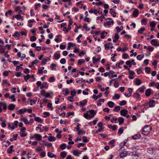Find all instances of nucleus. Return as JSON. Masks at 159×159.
I'll return each instance as SVG.
<instances>
[{
	"instance_id": "bb28decb",
	"label": "nucleus",
	"mask_w": 159,
	"mask_h": 159,
	"mask_svg": "<svg viewBox=\"0 0 159 159\" xmlns=\"http://www.w3.org/2000/svg\"><path fill=\"white\" fill-rule=\"evenodd\" d=\"M118 121L119 122V125H120L122 124L124 122V119L122 117H119L118 118Z\"/></svg>"
},
{
	"instance_id": "ddd939ff",
	"label": "nucleus",
	"mask_w": 159,
	"mask_h": 159,
	"mask_svg": "<svg viewBox=\"0 0 159 159\" xmlns=\"http://www.w3.org/2000/svg\"><path fill=\"white\" fill-rule=\"evenodd\" d=\"M155 101L154 100H152L149 101L148 103L149 107H153L155 106Z\"/></svg>"
},
{
	"instance_id": "f3484780",
	"label": "nucleus",
	"mask_w": 159,
	"mask_h": 159,
	"mask_svg": "<svg viewBox=\"0 0 159 159\" xmlns=\"http://www.w3.org/2000/svg\"><path fill=\"white\" fill-rule=\"evenodd\" d=\"M139 14L138 10L136 9L133 11V15L134 17H137Z\"/></svg>"
},
{
	"instance_id": "a211bd4d",
	"label": "nucleus",
	"mask_w": 159,
	"mask_h": 159,
	"mask_svg": "<svg viewBox=\"0 0 159 159\" xmlns=\"http://www.w3.org/2000/svg\"><path fill=\"white\" fill-rule=\"evenodd\" d=\"M20 120L23 121L25 124H29V122L26 117H22L20 119Z\"/></svg>"
},
{
	"instance_id": "393cba45",
	"label": "nucleus",
	"mask_w": 159,
	"mask_h": 159,
	"mask_svg": "<svg viewBox=\"0 0 159 159\" xmlns=\"http://www.w3.org/2000/svg\"><path fill=\"white\" fill-rule=\"evenodd\" d=\"M35 120L37 122L42 123L43 120L40 117H34Z\"/></svg>"
},
{
	"instance_id": "bf43d9fd",
	"label": "nucleus",
	"mask_w": 159,
	"mask_h": 159,
	"mask_svg": "<svg viewBox=\"0 0 159 159\" xmlns=\"http://www.w3.org/2000/svg\"><path fill=\"white\" fill-rule=\"evenodd\" d=\"M36 38L35 37L33 36L30 38V40L32 42H34L36 40Z\"/></svg>"
},
{
	"instance_id": "4468645a",
	"label": "nucleus",
	"mask_w": 159,
	"mask_h": 159,
	"mask_svg": "<svg viewBox=\"0 0 159 159\" xmlns=\"http://www.w3.org/2000/svg\"><path fill=\"white\" fill-rule=\"evenodd\" d=\"M128 154V152L127 151H124L121 153L120 155L121 158L126 157Z\"/></svg>"
},
{
	"instance_id": "a878e982",
	"label": "nucleus",
	"mask_w": 159,
	"mask_h": 159,
	"mask_svg": "<svg viewBox=\"0 0 159 159\" xmlns=\"http://www.w3.org/2000/svg\"><path fill=\"white\" fill-rule=\"evenodd\" d=\"M27 110V109L26 108H24L23 109H20L19 111V113L20 114H23Z\"/></svg>"
},
{
	"instance_id": "c9c22d12",
	"label": "nucleus",
	"mask_w": 159,
	"mask_h": 159,
	"mask_svg": "<svg viewBox=\"0 0 159 159\" xmlns=\"http://www.w3.org/2000/svg\"><path fill=\"white\" fill-rule=\"evenodd\" d=\"M44 88L47 89L48 88V86L46 83H43V84L41 86L40 89H42Z\"/></svg>"
},
{
	"instance_id": "c85d7f7f",
	"label": "nucleus",
	"mask_w": 159,
	"mask_h": 159,
	"mask_svg": "<svg viewBox=\"0 0 159 159\" xmlns=\"http://www.w3.org/2000/svg\"><path fill=\"white\" fill-rule=\"evenodd\" d=\"M60 56H60V54H58L56 53H55L54 55V58L56 60L60 58Z\"/></svg>"
},
{
	"instance_id": "c756f323",
	"label": "nucleus",
	"mask_w": 159,
	"mask_h": 159,
	"mask_svg": "<svg viewBox=\"0 0 159 159\" xmlns=\"http://www.w3.org/2000/svg\"><path fill=\"white\" fill-rule=\"evenodd\" d=\"M142 84L141 80L139 79H136L135 81V84L137 85H139Z\"/></svg>"
},
{
	"instance_id": "1a4fd4ad",
	"label": "nucleus",
	"mask_w": 159,
	"mask_h": 159,
	"mask_svg": "<svg viewBox=\"0 0 159 159\" xmlns=\"http://www.w3.org/2000/svg\"><path fill=\"white\" fill-rule=\"evenodd\" d=\"M87 102V100L86 99H84L82 101L80 102V104L81 107H83L84 106L86 105Z\"/></svg>"
},
{
	"instance_id": "8fccbe9b",
	"label": "nucleus",
	"mask_w": 159,
	"mask_h": 159,
	"mask_svg": "<svg viewBox=\"0 0 159 159\" xmlns=\"http://www.w3.org/2000/svg\"><path fill=\"white\" fill-rule=\"evenodd\" d=\"M48 107L49 108H50L51 110H53V108L52 106V104L51 103H48L47 105Z\"/></svg>"
},
{
	"instance_id": "b1692460",
	"label": "nucleus",
	"mask_w": 159,
	"mask_h": 159,
	"mask_svg": "<svg viewBox=\"0 0 159 159\" xmlns=\"http://www.w3.org/2000/svg\"><path fill=\"white\" fill-rule=\"evenodd\" d=\"M107 104L110 107L112 108L114 106V103L112 101H109L108 102Z\"/></svg>"
},
{
	"instance_id": "5fc2aeb1",
	"label": "nucleus",
	"mask_w": 159,
	"mask_h": 159,
	"mask_svg": "<svg viewBox=\"0 0 159 159\" xmlns=\"http://www.w3.org/2000/svg\"><path fill=\"white\" fill-rule=\"evenodd\" d=\"M145 29L144 28H141L138 31V32L140 34H142L143 32L145 30Z\"/></svg>"
},
{
	"instance_id": "423d86ee",
	"label": "nucleus",
	"mask_w": 159,
	"mask_h": 159,
	"mask_svg": "<svg viewBox=\"0 0 159 159\" xmlns=\"http://www.w3.org/2000/svg\"><path fill=\"white\" fill-rule=\"evenodd\" d=\"M35 134V138L38 141H40L42 140V137L41 135L39 134Z\"/></svg>"
},
{
	"instance_id": "680f3d73",
	"label": "nucleus",
	"mask_w": 159,
	"mask_h": 159,
	"mask_svg": "<svg viewBox=\"0 0 159 159\" xmlns=\"http://www.w3.org/2000/svg\"><path fill=\"white\" fill-rule=\"evenodd\" d=\"M15 17L18 20H19L21 18V16L20 14H18L16 15L15 16Z\"/></svg>"
},
{
	"instance_id": "39448f33",
	"label": "nucleus",
	"mask_w": 159,
	"mask_h": 159,
	"mask_svg": "<svg viewBox=\"0 0 159 159\" xmlns=\"http://www.w3.org/2000/svg\"><path fill=\"white\" fill-rule=\"evenodd\" d=\"M151 44L155 47L159 46V42L157 40L153 39L151 41Z\"/></svg>"
},
{
	"instance_id": "0eeeda50",
	"label": "nucleus",
	"mask_w": 159,
	"mask_h": 159,
	"mask_svg": "<svg viewBox=\"0 0 159 159\" xmlns=\"http://www.w3.org/2000/svg\"><path fill=\"white\" fill-rule=\"evenodd\" d=\"M87 113H89L91 115V117H93L96 114V112H95L93 110H89L87 111Z\"/></svg>"
},
{
	"instance_id": "f8f14e48",
	"label": "nucleus",
	"mask_w": 159,
	"mask_h": 159,
	"mask_svg": "<svg viewBox=\"0 0 159 159\" xmlns=\"http://www.w3.org/2000/svg\"><path fill=\"white\" fill-rule=\"evenodd\" d=\"M112 44L111 43H108L105 44L104 45V47L105 49L106 50H108L109 49L110 47L112 45Z\"/></svg>"
},
{
	"instance_id": "6ab92c4d",
	"label": "nucleus",
	"mask_w": 159,
	"mask_h": 159,
	"mask_svg": "<svg viewBox=\"0 0 159 159\" xmlns=\"http://www.w3.org/2000/svg\"><path fill=\"white\" fill-rule=\"evenodd\" d=\"M56 138L53 136H49L48 137V140L50 142L54 141L56 140Z\"/></svg>"
},
{
	"instance_id": "2eb2a0df",
	"label": "nucleus",
	"mask_w": 159,
	"mask_h": 159,
	"mask_svg": "<svg viewBox=\"0 0 159 159\" xmlns=\"http://www.w3.org/2000/svg\"><path fill=\"white\" fill-rule=\"evenodd\" d=\"M151 93V90L150 89H148L146 90L145 92V95L147 96H149Z\"/></svg>"
},
{
	"instance_id": "69168bd1",
	"label": "nucleus",
	"mask_w": 159,
	"mask_h": 159,
	"mask_svg": "<svg viewBox=\"0 0 159 159\" xmlns=\"http://www.w3.org/2000/svg\"><path fill=\"white\" fill-rule=\"evenodd\" d=\"M123 132V129L122 128H120L118 131V134H121Z\"/></svg>"
},
{
	"instance_id": "9d476101",
	"label": "nucleus",
	"mask_w": 159,
	"mask_h": 159,
	"mask_svg": "<svg viewBox=\"0 0 159 159\" xmlns=\"http://www.w3.org/2000/svg\"><path fill=\"white\" fill-rule=\"evenodd\" d=\"M110 20L107 21L106 22L104 23V25H107V26H110L111 24H113V21L112 20L111 18H109Z\"/></svg>"
},
{
	"instance_id": "052dcab7",
	"label": "nucleus",
	"mask_w": 159,
	"mask_h": 159,
	"mask_svg": "<svg viewBox=\"0 0 159 159\" xmlns=\"http://www.w3.org/2000/svg\"><path fill=\"white\" fill-rule=\"evenodd\" d=\"M83 141L84 143H87L88 141L86 136H84L83 138Z\"/></svg>"
},
{
	"instance_id": "4be33fe9",
	"label": "nucleus",
	"mask_w": 159,
	"mask_h": 159,
	"mask_svg": "<svg viewBox=\"0 0 159 159\" xmlns=\"http://www.w3.org/2000/svg\"><path fill=\"white\" fill-rule=\"evenodd\" d=\"M141 137L140 134H137L134 136H132V138L134 139H136L139 138Z\"/></svg>"
},
{
	"instance_id": "dca6fc26",
	"label": "nucleus",
	"mask_w": 159,
	"mask_h": 159,
	"mask_svg": "<svg viewBox=\"0 0 159 159\" xmlns=\"http://www.w3.org/2000/svg\"><path fill=\"white\" fill-rule=\"evenodd\" d=\"M16 107V105L13 104H10L8 107V109L10 110H13Z\"/></svg>"
},
{
	"instance_id": "f257e3e1",
	"label": "nucleus",
	"mask_w": 159,
	"mask_h": 159,
	"mask_svg": "<svg viewBox=\"0 0 159 159\" xmlns=\"http://www.w3.org/2000/svg\"><path fill=\"white\" fill-rule=\"evenodd\" d=\"M152 129V127L149 125H145L142 129V134L144 135L148 134Z\"/></svg>"
},
{
	"instance_id": "37998d69",
	"label": "nucleus",
	"mask_w": 159,
	"mask_h": 159,
	"mask_svg": "<svg viewBox=\"0 0 159 159\" xmlns=\"http://www.w3.org/2000/svg\"><path fill=\"white\" fill-rule=\"evenodd\" d=\"M30 105H32L33 104H35L37 102V99H31L30 101Z\"/></svg>"
},
{
	"instance_id": "72a5a7b5",
	"label": "nucleus",
	"mask_w": 159,
	"mask_h": 159,
	"mask_svg": "<svg viewBox=\"0 0 159 159\" xmlns=\"http://www.w3.org/2000/svg\"><path fill=\"white\" fill-rule=\"evenodd\" d=\"M83 27L84 29H85L86 30V31H89L90 30V28L88 27L87 25V24H84V25L83 26Z\"/></svg>"
},
{
	"instance_id": "774afa93",
	"label": "nucleus",
	"mask_w": 159,
	"mask_h": 159,
	"mask_svg": "<svg viewBox=\"0 0 159 159\" xmlns=\"http://www.w3.org/2000/svg\"><path fill=\"white\" fill-rule=\"evenodd\" d=\"M66 60L64 58L61 59L60 61V62L62 64H65L66 63Z\"/></svg>"
},
{
	"instance_id": "2f4dec72",
	"label": "nucleus",
	"mask_w": 159,
	"mask_h": 159,
	"mask_svg": "<svg viewBox=\"0 0 159 159\" xmlns=\"http://www.w3.org/2000/svg\"><path fill=\"white\" fill-rule=\"evenodd\" d=\"M100 59V58H98L96 59L95 57H93V62L94 64H95L96 62H97L98 60Z\"/></svg>"
},
{
	"instance_id": "473e14b6",
	"label": "nucleus",
	"mask_w": 159,
	"mask_h": 159,
	"mask_svg": "<svg viewBox=\"0 0 159 159\" xmlns=\"http://www.w3.org/2000/svg\"><path fill=\"white\" fill-rule=\"evenodd\" d=\"M120 95L116 93L114 96L112 97V98L113 99H119L120 98Z\"/></svg>"
},
{
	"instance_id": "864d4df0",
	"label": "nucleus",
	"mask_w": 159,
	"mask_h": 159,
	"mask_svg": "<svg viewBox=\"0 0 159 159\" xmlns=\"http://www.w3.org/2000/svg\"><path fill=\"white\" fill-rule=\"evenodd\" d=\"M126 103V102L125 100H123L121 101L120 103V106H123L125 105Z\"/></svg>"
},
{
	"instance_id": "79ce46f5",
	"label": "nucleus",
	"mask_w": 159,
	"mask_h": 159,
	"mask_svg": "<svg viewBox=\"0 0 159 159\" xmlns=\"http://www.w3.org/2000/svg\"><path fill=\"white\" fill-rule=\"evenodd\" d=\"M143 55H139L136 58L138 60L140 61L143 57Z\"/></svg>"
},
{
	"instance_id": "a18cd8bd",
	"label": "nucleus",
	"mask_w": 159,
	"mask_h": 159,
	"mask_svg": "<svg viewBox=\"0 0 159 159\" xmlns=\"http://www.w3.org/2000/svg\"><path fill=\"white\" fill-rule=\"evenodd\" d=\"M13 36L14 37H18L20 36V34L18 32L16 31L13 35Z\"/></svg>"
},
{
	"instance_id": "aec40b11",
	"label": "nucleus",
	"mask_w": 159,
	"mask_h": 159,
	"mask_svg": "<svg viewBox=\"0 0 159 159\" xmlns=\"http://www.w3.org/2000/svg\"><path fill=\"white\" fill-rule=\"evenodd\" d=\"M13 146L11 145L10 146L9 148L7 150V152L8 153H12V151H13Z\"/></svg>"
},
{
	"instance_id": "4d7b16f0",
	"label": "nucleus",
	"mask_w": 159,
	"mask_h": 159,
	"mask_svg": "<svg viewBox=\"0 0 159 159\" xmlns=\"http://www.w3.org/2000/svg\"><path fill=\"white\" fill-rule=\"evenodd\" d=\"M9 98L12 99V100L13 101H14V102L16 101V99L15 98V95L14 94H13L11 96H10L9 97Z\"/></svg>"
},
{
	"instance_id": "412c9836",
	"label": "nucleus",
	"mask_w": 159,
	"mask_h": 159,
	"mask_svg": "<svg viewBox=\"0 0 159 159\" xmlns=\"http://www.w3.org/2000/svg\"><path fill=\"white\" fill-rule=\"evenodd\" d=\"M48 156L50 158L56 157V155L51 152H48Z\"/></svg>"
},
{
	"instance_id": "09e8293b",
	"label": "nucleus",
	"mask_w": 159,
	"mask_h": 159,
	"mask_svg": "<svg viewBox=\"0 0 159 159\" xmlns=\"http://www.w3.org/2000/svg\"><path fill=\"white\" fill-rule=\"evenodd\" d=\"M30 77V75L28 74L24 76V79L25 81H27V80H28Z\"/></svg>"
},
{
	"instance_id": "20e7f679",
	"label": "nucleus",
	"mask_w": 159,
	"mask_h": 159,
	"mask_svg": "<svg viewBox=\"0 0 159 159\" xmlns=\"http://www.w3.org/2000/svg\"><path fill=\"white\" fill-rule=\"evenodd\" d=\"M2 107L4 110H5L7 108V104L5 102H0V113L2 112Z\"/></svg>"
},
{
	"instance_id": "6e6d98bb",
	"label": "nucleus",
	"mask_w": 159,
	"mask_h": 159,
	"mask_svg": "<svg viewBox=\"0 0 159 159\" xmlns=\"http://www.w3.org/2000/svg\"><path fill=\"white\" fill-rule=\"evenodd\" d=\"M12 11L11 10H9L7 12H6L5 13V16H7V15L8 14H9L10 15H11V14H12Z\"/></svg>"
},
{
	"instance_id": "0e129e2a",
	"label": "nucleus",
	"mask_w": 159,
	"mask_h": 159,
	"mask_svg": "<svg viewBox=\"0 0 159 159\" xmlns=\"http://www.w3.org/2000/svg\"><path fill=\"white\" fill-rule=\"evenodd\" d=\"M134 97L138 99L140 97V95L138 93H136L134 94Z\"/></svg>"
},
{
	"instance_id": "6e6552de",
	"label": "nucleus",
	"mask_w": 159,
	"mask_h": 159,
	"mask_svg": "<svg viewBox=\"0 0 159 159\" xmlns=\"http://www.w3.org/2000/svg\"><path fill=\"white\" fill-rule=\"evenodd\" d=\"M82 152V151H78L77 150H75L73 151V154L75 156H79V154H80Z\"/></svg>"
},
{
	"instance_id": "4c0bfd02",
	"label": "nucleus",
	"mask_w": 159,
	"mask_h": 159,
	"mask_svg": "<svg viewBox=\"0 0 159 159\" xmlns=\"http://www.w3.org/2000/svg\"><path fill=\"white\" fill-rule=\"evenodd\" d=\"M57 66V65L56 64H54V63H52L51 64L50 67L51 68L52 70H56V66Z\"/></svg>"
},
{
	"instance_id": "3c124183",
	"label": "nucleus",
	"mask_w": 159,
	"mask_h": 159,
	"mask_svg": "<svg viewBox=\"0 0 159 159\" xmlns=\"http://www.w3.org/2000/svg\"><path fill=\"white\" fill-rule=\"evenodd\" d=\"M126 64L127 65H129V67H131V65H132V63H131V62L130 61H127L126 62Z\"/></svg>"
},
{
	"instance_id": "f704fd0d",
	"label": "nucleus",
	"mask_w": 159,
	"mask_h": 159,
	"mask_svg": "<svg viewBox=\"0 0 159 159\" xmlns=\"http://www.w3.org/2000/svg\"><path fill=\"white\" fill-rule=\"evenodd\" d=\"M147 20L146 18H144L141 20L142 24L146 25L147 24Z\"/></svg>"
},
{
	"instance_id": "58836bf2",
	"label": "nucleus",
	"mask_w": 159,
	"mask_h": 159,
	"mask_svg": "<svg viewBox=\"0 0 159 159\" xmlns=\"http://www.w3.org/2000/svg\"><path fill=\"white\" fill-rule=\"evenodd\" d=\"M84 117L87 119H90L91 117V116L87 113H86L84 114Z\"/></svg>"
},
{
	"instance_id": "c03bdc74",
	"label": "nucleus",
	"mask_w": 159,
	"mask_h": 159,
	"mask_svg": "<svg viewBox=\"0 0 159 159\" xmlns=\"http://www.w3.org/2000/svg\"><path fill=\"white\" fill-rule=\"evenodd\" d=\"M66 144L65 143H62L60 145V148L62 150L64 149L66 147Z\"/></svg>"
},
{
	"instance_id": "5701e85b",
	"label": "nucleus",
	"mask_w": 159,
	"mask_h": 159,
	"mask_svg": "<svg viewBox=\"0 0 159 159\" xmlns=\"http://www.w3.org/2000/svg\"><path fill=\"white\" fill-rule=\"evenodd\" d=\"M67 155V152L65 151H63L61 152V156L63 158H64Z\"/></svg>"
},
{
	"instance_id": "7c9ffc66",
	"label": "nucleus",
	"mask_w": 159,
	"mask_h": 159,
	"mask_svg": "<svg viewBox=\"0 0 159 159\" xmlns=\"http://www.w3.org/2000/svg\"><path fill=\"white\" fill-rule=\"evenodd\" d=\"M85 133L86 131L82 130H80L78 132V135H83L85 134Z\"/></svg>"
},
{
	"instance_id": "ea45409f",
	"label": "nucleus",
	"mask_w": 159,
	"mask_h": 159,
	"mask_svg": "<svg viewBox=\"0 0 159 159\" xmlns=\"http://www.w3.org/2000/svg\"><path fill=\"white\" fill-rule=\"evenodd\" d=\"M120 106H116L114 108V111L118 112L120 110Z\"/></svg>"
},
{
	"instance_id": "7ed1b4c3",
	"label": "nucleus",
	"mask_w": 159,
	"mask_h": 159,
	"mask_svg": "<svg viewBox=\"0 0 159 159\" xmlns=\"http://www.w3.org/2000/svg\"><path fill=\"white\" fill-rule=\"evenodd\" d=\"M120 115L124 116H126V118H128L129 117V115H127L128 113V111L126 109H123L121 110L120 112Z\"/></svg>"
},
{
	"instance_id": "cd10ccee",
	"label": "nucleus",
	"mask_w": 159,
	"mask_h": 159,
	"mask_svg": "<svg viewBox=\"0 0 159 159\" xmlns=\"http://www.w3.org/2000/svg\"><path fill=\"white\" fill-rule=\"evenodd\" d=\"M38 63V60L37 59H36L34 61H32L31 62V65H30L29 66V67L30 68L34 66V64L37 63Z\"/></svg>"
},
{
	"instance_id": "a19ab883",
	"label": "nucleus",
	"mask_w": 159,
	"mask_h": 159,
	"mask_svg": "<svg viewBox=\"0 0 159 159\" xmlns=\"http://www.w3.org/2000/svg\"><path fill=\"white\" fill-rule=\"evenodd\" d=\"M85 61L83 59H79L78 61V64L80 65H81L82 63L84 62Z\"/></svg>"
},
{
	"instance_id": "f03ea898",
	"label": "nucleus",
	"mask_w": 159,
	"mask_h": 159,
	"mask_svg": "<svg viewBox=\"0 0 159 159\" xmlns=\"http://www.w3.org/2000/svg\"><path fill=\"white\" fill-rule=\"evenodd\" d=\"M42 125L41 124H39L38 125V126L36 128V130H38L39 129V131L40 132H43V129H44V130L45 131H48V127L46 126H43L42 127H41Z\"/></svg>"
},
{
	"instance_id": "49530a36",
	"label": "nucleus",
	"mask_w": 159,
	"mask_h": 159,
	"mask_svg": "<svg viewBox=\"0 0 159 159\" xmlns=\"http://www.w3.org/2000/svg\"><path fill=\"white\" fill-rule=\"evenodd\" d=\"M127 142V140H125V141H124L123 142H121L120 144L119 145L121 147V148H122V147L124 146L125 145Z\"/></svg>"
},
{
	"instance_id": "de8ad7c7",
	"label": "nucleus",
	"mask_w": 159,
	"mask_h": 159,
	"mask_svg": "<svg viewBox=\"0 0 159 159\" xmlns=\"http://www.w3.org/2000/svg\"><path fill=\"white\" fill-rule=\"evenodd\" d=\"M55 79L53 76L50 77L49 78V81L50 82H54L55 81Z\"/></svg>"
},
{
	"instance_id": "13d9d810",
	"label": "nucleus",
	"mask_w": 159,
	"mask_h": 159,
	"mask_svg": "<svg viewBox=\"0 0 159 159\" xmlns=\"http://www.w3.org/2000/svg\"><path fill=\"white\" fill-rule=\"evenodd\" d=\"M115 142V141L114 140H112L109 142V143L110 145H111L112 147H114V142Z\"/></svg>"
},
{
	"instance_id": "338daca9",
	"label": "nucleus",
	"mask_w": 159,
	"mask_h": 159,
	"mask_svg": "<svg viewBox=\"0 0 159 159\" xmlns=\"http://www.w3.org/2000/svg\"><path fill=\"white\" fill-rule=\"evenodd\" d=\"M65 93H64L63 94L65 96L67 95L69 93V91H68V89L66 88L65 89Z\"/></svg>"
},
{
	"instance_id": "9b49d317",
	"label": "nucleus",
	"mask_w": 159,
	"mask_h": 159,
	"mask_svg": "<svg viewBox=\"0 0 159 159\" xmlns=\"http://www.w3.org/2000/svg\"><path fill=\"white\" fill-rule=\"evenodd\" d=\"M102 93H100L98 95H96L93 94V98L95 100H97L98 98H100L102 97Z\"/></svg>"
},
{
	"instance_id": "603ef678",
	"label": "nucleus",
	"mask_w": 159,
	"mask_h": 159,
	"mask_svg": "<svg viewBox=\"0 0 159 159\" xmlns=\"http://www.w3.org/2000/svg\"><path fill=\"white\" fill-rule=\"evenodd\" d=\"M147 50L150 51H152L154 50V48L151 46H149L147 47Z\"/></svg>"
},
{
	"instance_id": "e433bc0d",
	"label": "nucleus",
	"mask_w": 159,
	"mask_h": 159,
	"mask_svg": "<svg viewBox=\"0 0 159 159\" xmlns=\"http://www.w3.org/2000/svg\"><path fill=\"white\" fill-rule=\"evenodd\" d=\"M156 25V24L154 21H152L150 24V26L153 28H154L155 27Z\"/></svg>"
},
{
	"instance_id": "e2e57ef3",
	"label": "nucleus",
	"mask_w": 159,
	"mask_h": 159,
	"mask_svg": "<svg viewBox=\"0 0 159 159\" xmlns=\"http://www.w3.org/2000/svg\"><path fill=\"white\" fill-rule=\"evenodd\" d=\"M47 61V60L46 59H43L42 61V65H44L45 64L46 62Z\"/></svg>"
}]
</instances>
